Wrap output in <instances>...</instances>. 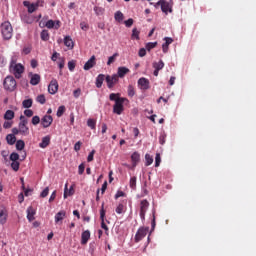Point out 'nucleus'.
I'll list each match as a JSON object with an SVG mask.
<instances>
[{"label": "nucleus", "instance_id": "nucleus-1", "mask_svg": "<svg viewBox=\"0 0 256 256\" xmlns=\"http://www.w3.org/2000/svg\"><path fill=\"white\" fill-rule=\"evenodd\" d=\"M9 71L16 79H21V75L25 73V66H23L21 63L17 64V58L12 57L9 65Z\"/></svg>", "mask_w": 256, "mask_h": 256}, {"label": "nucleus", "instance_id": "nucleus-2", "mask_svg": "<svg viewBox=\"0 0 256 256\" xmlns=\"http://www.w3.org/2000/svg\"><path fill=\"white\" fill-rule=\"evenodd\" d=\"M150 5H153L155 9H161L162 13L169 15L173 13V2H168L167 0H159L156 3L150 2Z\"/></svg>", "mask_w": 256, "mask_h": 256}, {"label": "nucleus", "instance_id": "nucleus-3", "mask_svg": "<svg viewBox=\"0 0 256 256\" xmlns=\"http://www.w3.org/2000/svg\"><path fill=\"white\" fill-rule=\"evenodd\" d=\"M3 87L5 91L13 93L17 89V80L13 76H7L3 81Z\"/></svg>", "mask_w": 256, "mask_h": 256}, {"label": "nucleus", "instance_id": "nucleus-4", "mask_svg": "<svg viewBox=\"0 0 256 256\" xmlns=\"http://www.w3.org/2000/svg\"><path fill=\"white\" fill-rule=\"evenodd\" d=\"M1 33L4 39L9 40L13 37V26H11V22L6 21L1 25Z\"/></svg>", "mask_w": 256, "mask_h": 256}, {"label": "nucleus", "instance_id": "nucleus-5", "mask_svg": "<svg viewBox=\"0 0 256 256\" xmlns=\"http://www.w3.org/2000/svg\"><path fill=\"white\" fill-rule=\"evenodd\" d=\"M29 123V120L25 118V116H20V123L18 124V129L20 131L21 135L27 136L29 135V127H27V124Z\"/></svg>", "mask_w": 256, "mask_h": 256}, {"label": "nucleus", "instance_id": "nucleus-6", "mask_svg": "<svg viewBox=\"0 0 256 256\" xmlns=\"http://www.w3.org/2000/svg\"><path fill=\"white\" fill-rule=\"evenodd\" d=\"M147 233H149V227H141L138 229L135 235V243H139V241H142L147 237Z\"/></svg>", "mask_w": 256, "mask_h": 256}, {"label": "nucleus", "instance_id": "nucleus-7", "mask_svg": "<svg viewBox=\"0 0 256 256\" xmlns=\"http://www.w3.org/2000/svg\"><path fill=\"white\" fill-rule=\"evenodd\" d=\"M106 83L108 89H113L117 83H119V76L117 74L107 75L106 76Z\"/></svg>", "mask_w": 256, "mask_h": 256}, {"label": "nucleus", "instance_id": "nucleus-8", "mask_svg": "<svg viewBox=\"0 0 256 256\" xmlns=\"http://www.w3.org/2000/svg\"><path fill=\"white\" fill-rule=\"evenodd\" d=\"M125 98H118L114 104L113 112L116 113V115H121L123 113V104L125 103Z\"/></svg>", "mask_w": 256, "mask_h": 256}, {"label": "nucleus", "instance_id": "nucleus-9", "mask_svg": "<svg viewBox=\"0 0 256 256\" xmlns=\"http://www.w3.org/2000/svg\"><path fill=\"white\" fill-rule=\"evenodd\" d=\"M148 209H149V201L141 200V202H140V219H142V221H145V214L147 213Z\"/></svg>", "mask_w": 256, "mask_h": 256}, {"label": "nucleus", "instance_id": "nucleus-10", "mask_svg": "<svg viewBox=\"0 0 256 256\" xmlns=\"http://www.w3.org/2000/svg\"><path fill=\"white\" fill-rule=\"evenodd\" d=\"M138 87L142 91H147L148 89H151V83L149 82V79L142 77L138 80Z\"/></svg>", "mask_w": 256, "mask_h": 256}, {"label": "nucleus", "instance_id": "nucleus-11", "mask_svg": "<svg viewBox=\"0 0 256 256\" xmlns=\"http://www.w3.org/2000/svg\"><path fill=\"white\" fill-rule=\"evenodd\" d=\"M100 221H101V228L104 229L107 233L109 231V227L105 224V203H102L101 210H100Z\"/></svg>", "mask_w": 256, "mask_h": 256}, {"label": "nucleus", "instance_id": "nucleus-12", "mask_svg": "<svg viewBox=\"0 0 256 256\" xmlns=\"http://www.w3.org/2000/svg\"><path fill=\"white\" fill-rule=\"evenodd\" d=\"M152 67L154 68V77H159V72L161 71V69H163V67H165V63L163 62V60L153 62Z\"/></svg>", "mask_w": 256, "mask_h": 256}, {"label": "nucleus", "instance_id": "nucleus-13", "mask_svg": "<svg viewBox=\"0 0 256 256\" xmlns=\"http://www.w3.org/2000/svg\"><path fill=\"white\" fill-rule=\"evenodd\" d=\"M53 123V116L51 115H45L41 120V125L44 127V129H47V127H51V124Z\"/></svg>", "mask_w": 256, "mask_h": 256}, {"label": "nucleus", "instance_id": "nucleus-14", "mask_svg": "<svg viewBox=\"0 0 256 256\" xmlns=\"http://www.w3.org/2000/svg\"><path fill=\"white\" fill-rule=\"evenodd\" d=\"M59 91V83H57V80H52L48 86V92L51 95H55Z\"/></svg>", "mask_w": 256, "mask_h": 256}, {"label": "nucleus", "instance_id": "nucleus-15", "mask_svg": "<svg viewBox=\"0 0 256 256\" xmlns=\"http://www.w3.org/2000/svg\"><path fill=\"white\" fill-rule=\"evenodd\" d=\"M97 65L95 55L91 56V58L84 64V71H89L90 69H93V66Z\"/></svg>", "mask_w": 256, "mask_h": 256}, {"label": "nucleus", "instance_id": "nucleus-16", "mask_svg": "<svg viewBox=\"0 0 256 256\" xmlns=\"http://www.w3.org/2000/svg\"><path fill=\"white\" fill-rule=\"evenodd\" d=\"M89 239H91V232L89 230H85L81 235V245H87Z\"/></svg>", "mask_w": 256, "mask_h": 256}, {"label": "nucleus", "instance_id": "nucleus-17", "mask_svg": "<svg viewBox=\"0 0 256 256\" xmlns=\"http://www.w3.org/2000/svg\"><path fill=\"white\" fill-rule=\"evenodd\" d=\"M30 85H39L41 83V76L39 74L30 73Z\"/></svg>", "mask_w": 256, "mask_h": 256}, {"label": "nucleus", "instance_id": "nucleus-18", "mask_svg": "<svg viewBox=\"0 0 256 256\" xmlns=\"http://www.w3.org/2000/svg\"><path fill=\"white\" fill-rule=\"evenodd\" d=\"M130 70L129 68L125 67V66H121V67H118V71H117V76H118V79L120 77V79H123V77H125V75H127V73H129Z\"/></svg>", "mask_w": 256, "mask_h": 256}, {"label": "nucleus", "instance_id": "nucleus-19", "mask_svg": "<svg viewBox=\"0 0 256 256\" xmlns=\"http://www.w3.org/2000/svg\"><path fill=\"white\" fill-rule=\"evenodd\" d=\"M21 19L24 23L31 25L35 21V16H33L31 14H24L21 16Z\"/></svg>", "mask_w": 256, "mask_h": 256}, {"label": "nucleus", "instance_id": "nucleus-20", "mask_svg": "<svg viewBox=\"0 0 256 256\" xmlns=\"http://www.w3.org/2000/svg\"><path fill=\"white\" fill-rule=\"evenodd\" d=\"M164 41L165 43L162 45V51L163 53H167V51H169V46L173 43V38L165 37Z\"/></svg>", "mask_w": 256, "mask_h": 256}, {"label": "nucleus", "instance_id": "nucleus-21", "mask_svg": "<svg viewBox=\"0 0 256 256\" xmlns=\"http://www.w3.org/2000/svg\"><path fill=\"white\" fill-rule=\"evenodd\" d=\"M51 143V136H45L42 138V143L39 144V147H41V149H46V147H49Z\"/></svg>", "mask_w": 256, "mask_h": 256}, {"label": "nucleus", "instance_id": "nucleus-22", "mask_svg": "<svg viewBox=\"0 0 256 256\" xmlns=\"http://www.w3.org/2000/svg\"><path fill=\"white\" fill-rule=\"evenodd\" d=\"M106 80V77L104 74H99L97 77H96V87L97 89H101V87H103V81Z\"/></svg>", "mask_w": 256, "mask_h": 256}, {"label": "nucleus", "instance_id": "nucleus-23", "mask_svg": "<svg viewBox=\"0 0 256 256\" xmlns=\"http://www.w3.org/2000/svg\"><path fill=\"white\" fill-rule=\"evenodd\" d=\"M67 215V213L65 211H60L58 213H56L55 215V223H61V221H63L65 219V216Z\"/></svg>", "mask_w": 256, "mask_h": 256}, {"label": "nucleus", "instance_id": "nucleus-24", "mask_svg": "<svg viewBox=\"0 0 256 256\" xmlns=\"http://www.w3.org/2000/svg\"><path fill=\"white\" fill-rule=\"evenodd\" d=\"M60 23H61L60 21H57L56 25H55V21L48 20L46 22V27H47V29H53V27H55V29H59V27H61Z\"/></svg>", "mask_w": 256, "mask_h": 256}, {"label": "nucleus", "instance_id": "nucleus-25", "mask_svg": "<svg viewBox=\"0 0 256 256\" xmlns=\"http://www.w3.org/2000/svg\"><path fill=\"white\" fill-rule=\"evenodd\" d=\"M64 45L65 47H68V49H73L75 44L73 43V39H71V36H65Z\"/></svg>", "mask_w": 256, "mask_h": 256}, {"label": "nucleus", "instance_id": "nucleus-26", "mask_svg": "<svg viewBox=\"0 0 256 256\" xmlns=\"http://www.w3.org/2000/svg\"><path fill=\"white\" fill-rule=\"evenodd\" d=\"M131 161L133 163V167H137V163H139V161H141V156L137 152H134L131 155Z\"/></svg>", "mask_w": 256, "mask_h": 256}, {"label": "nucleus", "instance_id": "nucleus-27", "mask_svg": "<svg viewBox=\"0 0 256 256\" xmlns=\"http://www.w3.org/2000/svg\"><path fill=\"white\" fill-rule=\"evenodd\" d=\"M27 219L30 222L35 221V210H33V207L27 209Z\"/></svg>", "mask_w": 256, "mask_h": 256}, {"label": "nucleus", "instance_id": "nucleus-28", "mask_svg": "<svg viewBox=\"0 0 256 256\" xmlns=\"http://www.w3.org/2000/svg\"><path fill=\"white\" fill-rule=\"evenodd\" d=\"M4 119L6 121H11L15 119V112L13 110H7L4 114Z\"/></svg>", "mask_w": 256, "mask_h": 256}, {"label": "nucleus", "instance_id": "nucleus-29", "mask_svg": "<svg viewBox=\"0 0 256 256\" xmlns=\"http://www.w3.org/2000/svg\"><path fill=\"white\" fill-rule=\"evenodd\" d=\"M114 19L117 23H122L123 19H125V15H123V12L118 10L114 14Z\"/></svg>", "mask_w": 256, "mask_h": 256}, {"label": "nucleus", "instance_id": "nucleus-30", "mask_svg": "<svg viewBox=\"0 0 256 256\" xmlns=\"http://www.w3.org/2000/svg\"><path fill=\"white\" fill-rule=\"evenodd\" d=\"M6 141L8 145H15V143H17V137H15L13 134H8L6 136Z\"/></svg>", "mask_w": 256, "mask_h": 256}, {"label": "nucleus", "instance_id": "nucleus-31", "mask_svg": "<svg viewBox=\"0 0 256 256\" xmlns=\"http://www.w3.org/2000/svg\"><path fill=\"white\" fill-rule=\"evenodd\" d=\"M7 223V211L0 210V225H5Z\"/></svg>", "mask_w": 256, "mask_h": 256}, {"label": "nucleus", "instance_id": "nucleus-32", "mask_svg": "<svg viewBox=\"0 0 256 256\" xmlns=\"http://www.w3.org/2000/svg\"><path fill=\"white\" fill-rule=\"evenodd\" d=\"M37 9H39V2L38 3H32L28 6V13H35V11H37Z\"/></svg>", "mask_w": 256, "mask_h": 256}, {"label": "nucleus", "instance_id": "nucleus-33", "mask_svg": "<svg viewBox=\"0 0 256 256\" xmlns=\"http://www.w3.org/2000/svg\"><path fill=\"white\" fill-rule=\"evenodd\" d=\"M22 105L24 109H30V107H33V99H26L22 102Z\"/></svg>", "mask_w": 256, "mask_h": 256}, {"label": "nucleus", "instance_id": "nucleus-34", "mask_svg": "<svg viewBox=\"0 0 256 256\" xmlns=\"http://www.w3.org/2000/svg\"><path fill=\"white\" fill-rule=\"evenodd\" d=\"M16 149H17V151H23L25 149V141L18 140L16 142Z\"/></svg>", "mask_w": 256, "mask_h": 256}, {"label": "nucleus", "instance_id": "nucleus-35", "mask_svg": "<svg viewBox=\"0 0 256 256\" xmlns=\"http://www.w3.org/2000/svg\"><path fill=\"white\" fill-rule=\"evenodd\" d=\"M115 211L118 215H121V213H125V204L119 203Z\"/></svg>", "mask_w": 256, "mask_h": 256}, {"label": "nucleus", "instance_id": "nucleus-36", "mask_svg": "<svg viewBox=\"0 0 256 256\" xmlns=\"http://www.w3.org/2000/svg\"><path fill=\"white\" fill-rule=\"evenodd\" d=\"M145 161H146V163H145L146 167H149V165L153 164V156L150 154H146Z\"/></svg>", "mask_w": 256, "mask_h": 256}, {"label": "nucleus", "instance_id": "nucleus-37", "mask_svg": "<svg viewBox=\"0 0 256 256\" xmlns=\"http://www.w3.org/2000/svg\"><path fill=\"white\" fill-rule=\"evenodd\" d=\"M42 41H49V31L43 30L40 34Z\"/></svg>", "mask_w": 256, "mask_h": 256}, {"label": "nucleus", "instance_id": "nucleus-38", "mask_svg": "<svg viewBox=\"0 0 256 256\" xmlns=\"http://www.w3.org/2000/svg\"><path fill=\"white\" fill-rule=\"evenodd\" d=\"M119 57V53H114L112 56L108 58L107 65H112V63H115V60Z\"/></svg>", "mask_w": 256, "mask_h": 256}, {"label": "nucleus", "instance_id": "nucleus-39", "mask_svg": "<svg viewBox=\"0 0 256 256\" xmlns=\"http://www.w3.org/2000/svg\"><path fill=\"white\" fill-rule=\"evenodd\" d=\"M65 111H67V109L65 108V106H63V105L60 106V107L58 108V110H57V113H56L57 117H63Z\"/></svg>", "mask_w": 256, "mask_h": 256}, {"label": "nucleus", "instance_id": "nucleus-40", "mask_svg": "<svg viewBox=\"0 0 256 256\" xmlns=\"http://www.w3.org/2000/svg\"><path fill=\"white\" fill-rule=\"evenodd\" d=\"M36 101L40 103V105H45L47 100L45 99V95L40 94L39 96H37Z\"/></svg>", "mask_w": 256, "mask_h": 256}, {"label": "nucleus", "instance_id": "nucleus-41", "mask_svg": "<svg viewBox=\"0 0 256 256\" xmlns=\"http://www.w3.org/2000/svg\"><path fill=\"white\" fill-rule=\"evenodd\" d=\"M87 125L88 127H90V129H95L96 125H97V121H95V119H88L87 121Z\"/></svg>", "mask_w": 256, "mask_h": 256}, {"label": "nucleus", "instance_id": "nucleus-42", "mask_svg": "<svg viewBox=\"0 0 256 256\" xmlns=\"http://www.w3.org/2000/svg\"><path fill=\"white\" fill-rule=\"evenodd\" d=\"M73 195V188H70L69 190L67 189V184L65 186L64 190V199H67V197Z\"/></svg>", "mask_w": 256, "mask_h": 256}, {"label": "nucleus", "instance_id": "nucleus-43", "mask_svg": "<svg viewBox=\"0 0 256 256\" xmlns=\"http://www.w3.org/2000/svg\"><path fill=\"white\" fill-rule=\"evenodd\" d=\"M141 32H139L137 30V28H133L132 30V39H136L137 41H139V35H140Z\"/></svg>", "mask_w": 256, "mask_h": 256}, {"label": "nucleus", "instance_id": "nucleus-44", "mask_svg": "<svg viewBox=\"0 0 256 256\" xmlns=\"http://www.w3.org/2000/svg\"><path fill=\"white\" fill-rule=\"evenodd\" d=\"M130 187L135 189L137 187V177L133 176L130 178Z\"/></svg>", "mask_w": 256, "mask_h": 256}, {"label": "nucleus", "instance_id": "nucleus-45", "mask_svg": "<svg viewBox=\"0 0 256 256\" xmlns=\"http://www.w3.org/2000/svg\"><path fill=\"white\" fill-rule=\"evenodd\" d=\"M157 47V42H148L146 44V50L151 51V49H155Z\"/></svg>", "mask_w": 256, "mask_h": 256}, {"label": "nucleus", "instance_id": "nucleus-46", "mask_svg": "<svg viewBox=\"0 0 256 256\" xmlns=\"http://www.w3.org/2000/svg\"><path fill=\"white\" fill-rule=\"evenodd\" d=\"M77 63L75 60H71L68 62V69L69 71H75V67H76Z\"/></svg>", "mask_w": 256, "mask_h": 256}, {"label": "nucleus", "instance_id": "nucleus-47", "mask_svg": "<svg viewBox=\"0 0 256 256\" xmlns=\"http://www.w3.org/2000/svg\"><path fill=\"white\" fill-rule=\"evenodd\" d=\"M94 11H95L96 15H103V13H105V8L96 6V7H94Z\"/></svg>", "mask_w": 256, "mask_h": 256}, {"label": "nucleus", "instance_id": "nucleus-48", "mask_svg": "<svg viewBox=\"0 0 256 256\" xmlns=\"http://www.w3.org/2000/svg\"><path fill=\"white\" fill-rule=\"evenodd\" d=\"M128 96L135 97V87H133V85L128 86Z\"/></svg>", "mask_w": 256, "mask_h": 256}, {"label": "nucleus", "instance_id": "nucleus-49", "mask_svg": "<svg viewBox=\"0 0 256 256\" xmlns=\"http://www.w3.org/2000/svg\"><path fill=\"white\" fill-rule=\"evenodd\" d=\"M20 165L21 164L18 161H12V163H11V167H12L13 171H19Z\"/></svg>", "mask_w": 256, "mask_h": 256}, {"label": "nucleus", "instance_id": "nucleus-50", "mask_svg": "<svg viewBox=\"0 0 256 256\" xmlns=\"http://www.w3.org/2000/svg\"><path fill=\"white\" fill-rule=\"evenodd\" d=\"M10 161H19V155L17 152H13L10 154Z\"/></svg>", "mask_w": 256, "mask_h": 256}, {"label": "nucleus", "instance_id": "nucleus-51", "mask_svg": "<svg viewBox=\"0 0 256 256\" xmlns=\"http://www.w3.org/2000/svg\"><path fill=\"white\" fill-rule=\"evenodd\" d=\"M109 99L110 101H115V103H117V100L120 99L119 94L111 93Z\"/></svg>", "mask_w": 256, "mask_h": 256}, {"label": "nucleus", "instance_id": "nucleus-52", "mask_svg": "<svg viewBox=\"0 0 256 256\" xmlns=\"http://www.w3.org/2000/svg\"><path fill=\"white\" fill-rule=\"evenodd\" d=\"M41 123V118L39 116H33L32 125H39Z\"/></svg>", "mask_w": 256, "mask_h": 256}, {"label": "nucleus", "instance_id": "nucleus-53", "mask_svg": "<svg viewBox=\"0 0 256 256\" xmlns=\"http://www.w3.org/2000/svg\"><path fill=\"white\" fill-rule=\"evenodd\" d=\"M78 173H79V175H83V173H85V163H81L78 166Z\"/></svg>", "mask_w": 256, "mask_h": 256}, {"label": "nucleus", "instance_id": "nucleus-54", "mask_svg": "<svg viewBox=\"0 0 256 256\" xmlns=\"http://www.w3.org/2000/svg\"><path fill=\"white\" fill-rule=\"evenodd\" d=\"M47 195H49V187H46L40 194V197H42V199H45V197H47Z\"/></svg>", "mask_w": 256, "mask_h": 256}, {"label": "nucleus", "instance_id": "nucleus-55", "mask_svg": "<svg viewBox=\"0 0 256 256\" xmlns=\"http://www.w3.org/2000/svg\"><path fill=\"white\" fill-rule=\"evenodd\" d=\"M159 165H161V155L160 154H156V157H155V167H159Z\"/></svg>", "mask_w": 256, "mask_h": 256}, {"label": "nucleus", "instance_id": "nucleus-56", "mask_svg": "<svg viewBox=\"0 0 256 256\" xmlns=\"http://www.w3.org/2000/svg\"><path fill=\"white\" fill-rule=\"evenodd\" d=\"M94 157H95V150H92V151L89 153L88 157H87L88 163H91V161H93Z\"/></svg>", "mask_w": 256, "mask_h": 256}, {"label": "nucleus", "instance_id": "nucleus-57", "mask_svg": "<svg viewBox=\"0 0 256 256\" xmlns=\"http://www.w3.org/2000/svg\"><path fill=\"white\" fill-rule=\"evenodd\" d=\"M133 18H129L128 20L124 21L126 27H133Z\"/></svg>", "mask_w": 256, "mask_h": 256}, {"label": "nucleus", "instance_id": "nucleus-58", "mask_svg": "<svg viewBox=\"0 0 256 256\" xmlns=\"http://www.w3.org/2000/svg\"><path fill=\"white\" fill-rule=\"evenodd\" d=\"M3 127L4 129H11V127H13V122L5 121Z\"/></svg>", "mask_w": 256, "mask_h": 256}, {"label": "nucleus", "instance_id": "nucleus-59", "mask_svg": "<svg viewBox=\"0 0 256 256\" xmlns=\"http://www.w3.org/2000/svg\"><path fill=\"white\" fill-rule=\"evenodd\" d=\"M119 197H125V192L118 190L117 193L115 194L114 198L119 199Z\"/></svg>", "mask_w": 256, "mask_h": 256}, {"label": "nucleus", "instance_id": "nucleus-60", "mask_svg": "<svg viewBox=\"0 0 256 256\" xmlns=\"http://www.w3.org/2000/svg\"><path fill=\"white\" fill-rule=\"evenodd\" d=\"M139 57H145L147 55V50L145 48H141L138 52Z\"/></svg>", "mask_w": 256, "mask_h": 256}, {"label": "nucleus", "instance_id": "nucleus-61", "mask_svg": "<svg viewBox=\"0 0 256 256\" xmlns=\"http://www.w3.org/2000/svg\"><path fill=\"white\" fill-rule=\"evenodd\" d=\"M24 115H25L26 117H33V110H31V109H26V110L24 111Z\"/></svg>", "mask_w": 256, "mask_h": 256}, {"label": "nucleus", "instance_id": "nucleus-62", "mask_svg": "<svg viewBox=\"0 0 256 256\" xmlns=\"http://www.w3.org/2000/svg\"><path fill=\"white\" fill-rule=\"evenodd\" d=\"M81 145V141L76 142L74 145V151H81Z\"/></svg>", "mask_w": 256, "mask_h": 256}, {"label": "nucleus", "instance_id": "nucleus-63", "mask_svg": "<svg viewBox=\"0 0 256 256\" xmlns=\"http://www.w3.org/2000/svg\"><path fill=\"white\" fill-rule=\"evenodd\" d=\"M80 27L83 31H87V29H89V24L85 23V22H81L80 23Z\"/></svg>", "mask_w": 256, "mask_h": 256}, {"label": "nucleus", "instance_id": "nucleus-64", "mask_svg": "<svg viewBox=\"0 0 256 256\" xmlns=\"http://www.w3.org/2000/svg\"><path fill=\"white\" fill-rule=\"evenodd\" d=\"M80 95H81V89H76V90H74L73 96H74L76 99L79 98Z\"/></svg>", "mask_w": 256, "mask_h": 256}]
</instances>
